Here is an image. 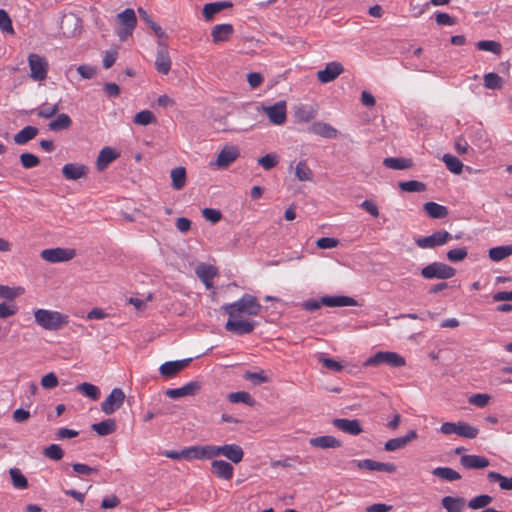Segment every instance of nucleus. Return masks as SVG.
<instances>
[{
	"mask_svg": "<svg viewBox=\"0 0 512 512\" xmlns=\"http://www.w3.org/2000/svg\"><path fill=\"white\" fill-rule=\"evenodd\" d=\"M417 436V432L415 430H411L403 437L389 439L385 443L384 449L389 452L400 450L404 448L409 442L416 439Z\"/></svg>",
	"mask_w": 512,
	"mask_h": 512,
	"instance_id": "b1692460",
	"label": "nucleus"
},
{
	"mask_svg": "<svg viewBox=\"0 0 512 512\" xmlns=\"http://www.w3.org/2000/svg\"><path fill=\"white\" fill-rule=\"evenodd\" d=\"M257 325L256 321L247 320L240 317H231L229 316L225 329L229 332H232L236 335H246L253 332Z\"/></svg>",
	"mask_w": 512,
	"mask_h": 512,
	"instance_id": "9b49d317",
	"label": "nucleus"
},
{
	"mask_svg": "<svg viewBox=\"0 0 512 512\" xmlns=\"http://www.w3.org/2000/svg\"><path fill=\"white\" fill-rule=\"evenodd\" d=\"M72 124V120L69 115L65 113L58 114L57 117L48 124V128L51 131H62L68 129Z\"/></svg>",
	"mask_w": 512,
	"mask_h": 512,
	"instance_id": "c9c22d12",
	"label": "nucleus"
},
{
	"mask_svg": "<svg viewBox=\"0 0 512 512\" xmlns=\"http://www.w3.org/2000/svg\"><path fill=\"white\" fill-rule=\"evenodd\" d=\"M43 455L51 460H61L64 456L63 449L57 444H51L43 451Z\"/></svg>",
	"mask_w": 512,
	"mask_h": 512,
	"instance_id": "6e6d98bb",
	"label": "nucleus"
},
{
	"mask_svg": "<svg viewBox=\"0 0 512 512\" xmlns=\"http://www.w3.org/2000/svg\"><path fill=\"white\" fill-rule=\"evenodd\" d=\"M211 472L216 477L223 480H231L234 473L233 466L223 460H213L211 462Z\"/></svg>",
	"mask_w": 512,
	"mask_h": 512,
	"instance_id": "412c9836",
	"label": "nucleus"
},
{
	"mask_svg": "<svg viewBox=\"0 0 512 512\" xmlns=\"http://www.w3.org/2000/svg\"><path fill=\"white\" fill-rule=\"evenodd\" d=\"M172 186L176 190H180L186 183V170L184 167H176L171 171Z\"/></svg>",
	"mask_w": 512,
	"mask_h": 512,
	"instance_id": "a19ab883",
	"label": "nucleus"
},
{
	"mask_svg": "<svg viewBox=\"0 0 512 512\" xmlns=\"http://www.w3.org/2000/svg\"><path fill=\"white\" fill-rule=\"evenodd\" d=\"M200 389V385L196 381L189 382L179 388H171L166 390L165 394L171 399H178L185 396L194 395Z\"/></svg>",
	"mask_w": 512,
	"mask_h": 512,
	"instance_id": "4be33fe9",
	"label": "nucleus"
},
{
	"mask_svg": "<svg viewBox=\"0 0 512 512\" xmlns=\"http://www.w3.org/2000/svg\"><path fill=\"white\" fill-rule=\"evenodd\" d=\"M332 423L338 430L353 436L359 435L363 431L357 419L337 418Z\"/></svg>",
	"mask_w": 512,
	"mask_h": 512,
	"instance_id": "a211bd4d",
	"label": "nucleus"
},
{
	"mask_svg": "<svg viewBox=\"0 0 512 512\" xmlns=\"http://www.w3.org/2000/svg\"><path fill=\"white\" fill-rule=\"evenodd\" d=\"M116 428L117 425L114 419H106L92 425L93 431L100 436L110 435L115 432Z\"/></svg>",
	"mask_w": 512,
	"mask_h": 512,
	"instance_id": "f704fd0d",
	"label": "nucleus"
},
{
	"mask_svg": "<svg viewBox=\"0 0 512 512\" xmlns=\"http://www.w3.org/2000/svg\"><path fill=\"white\" fill-rule=\"evenodd\" d=\"M77 390L92 400H98L100 397L99 388L88 382L78 385Z\"/></svg>",
	"mask_w": 512,
	"mask_h": 512,
	"instance_id": "49530a36",
	"label": "nucleus"
},
{
	"mask_svg": "<svg viewBox=\"0 0 512 512\" xmlns=\"http://www.w3.org/2000/svg\"><path fill=\"white\" fill-rule=\"evenodd\" d=\"M116 22L118 24L117 36L120 41H126L132 36L137 25L136 13L132 8H126L117 14Z\"/></svg>",
	"mask_w": 512,
	"mask_h": 512,
	"instance_id": "7ed1b4c3",
	"label": "nucleus"
},
{
	"mask_svg": "<svg viewBox=\"0 0 512 512\" xmlns=\"http://www.w3.org/2000/svg\"><path fill=\"white\" fill-rule=\"evenodd\" d=\"M34 318L37 325L49 331H57L69 322L68 315L42 308L34 310Z\"/></svg>",
	"mask_w": 512,
	"mask_h": 512,
	"instance_id": "f03ea898",
	"label": "nucleus"
},
{
	"mask_svg": "<svg viewBox=\"0 0 512 512\" xmlns=\"http://www.w3.org/2000/svg\"><path fill=\"white\" fill-rule=\"evenodd\" d=\"M231 1H218L205 4L203 7V16L206 21H211L215 14L221 12L224 9L232 7Z\"/></svg>",
	"mask_w": 512,
	"mask_h": 512,
	"instance_id": "c756f323",
	"label": "nucleus"
},
{
	"mask_svg": "<svg viewBox=\"0 0 512 512\" xmlns=\"http://www.w3.org/2000/svg\"><path fill=\"white\" fill-rule=\"evenodd\" d=\"M487 477L490 481L498 482L501 489L512 490V477L507 478L500 473L492 471L488 473Z\"/></svg>",
	"mask_w": 512,
	"mask_h": 512,
	"instance_id": "603ef678",
	"label": "nucleus"
},
{
	"mask_svg": "<svg viewBox=\"0 0 512 512\" xmlns=\"http://www.w3.org/2000/svg\"><path fill=\"white\" fill-rule=\"evenodd\" d=\"M295 176L299 181H310L313 176L312 170L309 168L306 160H301L295 167Z\"/></svg>",
	"mask_w": 512,
	"mask_h": 512,
	"instance_id": "79ce46f5",
	"label": "nucleus"
},
{
	"mask_svg": "<svg viewBox=\"0 0 512 512\" xmlns=\"http://www.w3.org/2000/svg\"><path fill=\"white\" fill-rule=\"evenodd\" d=\"M118 156H119V154L113 148L104 147L103 149L100 150L98 157H97V161H96L97 169L99 171H103Z\"/></svg>",
	"mask_w": 512,
	"mask_h": 512,
	"instance_id": "c85d7f7f",
	"label": "nucleus"
},
{
	"mask_svg": "<svg viewBox=\"0 0 512 512\" xmlns=\"http://www.w3.org/2000/svg\"><path fill=\"white\" fill-rule=\"evenodd\" d=\"M383 164L385 167L393 170H403L410 168L412 162L410 159L406 158H397V157H388L383 160Z\"/></svg>",
	"mask_w": 512,
	"mask_h": 512,
	"instance_id": "58836bf2",
	"label": "nucleus"
},
{
	"mask_svg": "<svg viewBox=\"0 0 512 512\" xmlns=\"http://www.w3.org/2000/svg\"><path fill=\"white\" fill-rule=\"evenodd\" d=\"M432 474L446 481H456L461 475L450 467H437L433 469Z\"/></svg>",
	"mask_w": 512,
	"mask_h": 512,
	"instance_id": "ea45409f",
	"label": "nucleus"
},
{
	"mask_svg": "<svg viewBox=\"0 0 512 512\" xmlns=\"http://www.w3.org/2000/svg\"><path fill=\"white\" fill-rule=\"evenodd\" d=\"M309 444L313 447L321 448V449L341 447V442L334 436H330V435L310 438Z\"/></svg>",
	"mask_w": 512,
	"mask_h": 512,
	"instance_id": "2f4dec72",
	"label": "nucleus"
},
{
	"mask_svg": "<svg viewBox=\"0 0 512 512\" xmlns=\"http://www.w3.org/2000/svg\"><path fill=\"white\" fill-rule=\"evenodd\" d=\"M440 431L445 435L456 434L467 439H474L478 435V429L465 422H445L441 425Z\"/></svg>",
	"mask_w": 512,
	"mask_h": 512,
	"instance_id": "1a4fd4ad",
	"label": "nucleus"
},
{
	"mask_svg": "<svg viewBox=\"0 0 512 512\" xmlns=\"http://www.w3.org/2000/svg\"><path fill=\"white\" fill-rule=\"evenodd\" d=\"M23 292V289L20 287L12 288L6 285H0V298L13 301L15 298L20 296Z\"/></svg>",
	"mask_w": 512,
	"mask_h": 512,
	"instance_id": "5fc2aeb1",
	"label": "nucleus"
},
{
	"mask_svg": "<svg viewBox=\"0 0 512 512\" xmlns=\"http://www.w3.org/2000/svg\"><path fill=\"white\" fill-rule=\"evenodd\" d=\"M40 256L47 262L58 263L73 259L75 256V251L73 249L57 247L42 250Z\"/></svg>",
	"mask_w": 512,
	"mask_h": 512,
	"instance_id": "ddd939ff",
	"label": "nucleus"
},
{
	"mask_svg": "<svg viewBox=\"0 0 512 512\" xmlns=\"http://www.w3.org/2000/svg\"><path fill=\"white\" fill-rule=\"evenodd\" d=\"M343 72V65L340 62L332 61L327 63L324 69L317 72V79L320 83L326 84L334 81Z\"/></svg>",
	"mask_w": 512,
	"mask_h": 512,
	"instance_id": "dca6fc26",
	"label": "nucleus"
},
{
	"mask_svg": "<svg viewBox=\"0 0 512 512\" xmlns=\"http://www.w3.org/2000/svg\"><path fill=\"white\" fill-rule=\"evenodd\" d=\"M59 29L65 37H72L80 32L81 20L75 14H63L60 20Z\"/></svg>",
	"mask_w": 512,
	"mask_h": 512,
	"instance_id": "2eb2a0df",
	"label": "nucleus"
},
{
	"mask_svg": "<svg viewBox=\"0 0 512 512\" xmlns=\"http://www.w3.org/2000/svg\"><path fill=\"white\" fill-rule=\"evenodd\" d=\"M456 273V270L442 262H433L422 268L421 275L425 279H449Z\"/></svg>",
	"mask_w": 512,
	"mask_h": 512,
	"instance_id": "0eeeda50",
	"label": "nucleus"
},
{
	"mask_svg": "<svg viewBox=\"0 0 512 512\" xmlns=\"http://www.w3.org/2000/svg\"><path fill=\"white\" fill-rule=\"evenodd\" d=\"M211 453L212 459L217 456H224L235 464L241 462L244 457V451L238 444L211 445Z\"/></svg>",
	"mask_w": 512,
	"mask_h": 512,
	"instance_id": "9d476101",
	"label": "nucleus"
},
{
	"mask_svg": "<svg viewBox=\"0 0 512 512\" xmlns=\"http://www.w3.org/2000/svg\"><path fill=\"white\" fill-rule=\"evenodd\" d=\"M234 33V28L231 24H218L212 28L211 36L214 43L226 42Z\"/></svg>",
	"mask_w": 512,
	"mask_h": 512,
	"instance_id": "a878e982",
	"label": "nucleus"
},
{
	"mask_svg": "<svg viewBox=\"0 0 512 512\" xmlns=\"http://www.w3.org/2000/svg\"><path fill=\"white\" fill-rule=\"evenodd\" d=\"M38 132L39 130L37 127L28 125L21 129L18 133H16L13 137V140L17 145H25L26 143L34 139L37 136Z\"/></svg>",
	"mask_w": 512,
	"mask_h": 512,
	"instance_id": "473e14b6",
	"label": "nucleus"
},
{
	"mask_svg": "<svg viewBox=\"0 0 512 512\" xmlns=\"http://www.w3.org/2000/svg\"><path fill=\"white\" fill-rule=\"evenodd\" d=\"M321 303L327 307L356 306L357 301L349 296H323Z\"/></svg>",
	"mask_w": 512,
	"mask_h": 512,
	"instance_id": "cd10ccee",
	"label": "nucleus"
},
{
	"mask_svg": "<svg viewBox=\"0 0 512 512\" xmlns=\"http://www.w3.org/2000/svg\"><path fill=\"white\" fill-rule=\"evenodd\" d=\"M452 239L453 236L448 231L438 230L429 236L415 238V243L421 249H433L443 246Z\"/></svg>",
	"mask_w": 512,
	"mask_h": 512,
	"instance_id": "6e6552de",
	"label": "nucleus"
},
{
	"mask_svg": "<svg viewBox=\"0 0 512 512\" xmlns=\"http://www.w3.org/2000/svg\"><path fill=\"white\" fill-rule=\"evenodd\" d=\"M239 155H240V152L236 146L226 145L219 152L214 165L218 169L227 168L230 164H232L239 157Z\"/></svg>",
	"mask_w": 512,
	"mask_h": 512,
	"instance_id": "f3484780",
	"label": "nucleus"
},
{
	"mask_svg": "<svg viewBox=\"0 0 512 512\" xmlns=\"http://www.w3.org/2000/svg\"><path fill=\"white\" fill-rule=\"evenodd\" d=\"M59 111V104H53L51 106H42L35 111L36 115L40 118L49 119L57 114Z\"/></svg>",
	"mask_w": 512,
	"mask_h": 512,
	"instance_id": "052dcab7",
	"label": "nucleus"
},
{
	"mask_svg": "<svg viewBox=\"0 0 512 512\" xmlns=\"http://www.w3.org/2000/svg\"><path fill=\"white\" fill-rule=\"evenodd\" d=\"M9 473L11 476L12 484L16 489H26L28 487V481L26 477L18 468H11Z\"/></svg>",
	"mask_w": 512,
	"mask_h": 512,
	"instance_id": "09e8293b",
	"label": "nucleus"
},
{
	"mask_svg": "<svg viewBox=\"0 0 512 512\" xmlns=\"http://www.w3.org/2000/svg\"><path fill=\"white\" fill-rule=\"evenodd\" d=\"M18 311V308L15 303H0V319H6L15 315Z\"/></svg>",
	"mask_w": 512,
	"mask_h": 512,
	"instance_id": "0e129e2a",
	"label": "nucleus"
},
{
	"mask_svg": "<svg viewBox=\"0 0 512 512\" xmlns=\"http://www.w3.org/2000/svg\"><path fill=\"white\" fill-rule=\"evenodd\" d=\"M195 273L201 281H206V280H213V278L217 275L218 271L212 265H209L206 263H200L196 267Z\"/></svg>",
	"mask_w": 512,
	"mask_h": 512,
	"instance_id": "4c0bfd02",
	"label": "nucleus"
},
{
	"mask_svg": "<svg viewBox=\"0 0 512 512\" xmlns=\"http://www.w3.org/2000/svg\"><path fill=\"white\" fill-rule=\"evenodd\" d=\"M0 29L3 32L14 33L11 18L4 9L0 10Z\"/></svg>",
	"mask_w": 512,
	"mask_h": 512,
	"instance_id": "69168bd1",
	"label": "nucleus"
},
{
	"mask_svg": "<svg viewBox=\"0 0 512 512\" xmlns=\"http://www.w3.org/2000/svg\"><path fill=\"white\" fill-rule=\"evenodd\" d=\"M117 58H118L117 49H111V50L105 51L104 56H103V67L105 69L111 68L114 65V63L116 62Z\"/></svg>",
	"mask_w": 512,
	"mask_h": 512,
	"instance_id": "774afa93",
	"label": "nucleus"
},
{
	"mask_svg": "<svg viewBox=\"0 0 512 512\" xmlns=\"http://www.w3.org/2000/svg\"><path fill=\"white\" fill-rule=\"evenodd\" d=\"M441 506L447 512H463L466 500L460 496H445L441 499Z\"/></svg>",
	"mask_w": 512,
	"mask_h": 512,
	"instance_id": "bb28decb",
	"label": "nucleus"
},
{
	"mask_svg": "<svg viewBox=\"0 0 512 512\" xmlns=\"http://www.w3.org/2000/svg\"><path fill=\"white\" fill-rule=\"evenodd\" d=\"M155 69L158 73L167 75L171 70L172 61L169 55L168 47L165 43L159 42L157 45Z\"/></svg>",
	"mask_w": 512,
	"mask_h": 512,
	"instance_id": "4468645a",
	"label": "nucleus"
},
{
	"mask_svg": "<svg viewBox=\"0 0 512 512\" xmlns=\"http://www.w3.org/2000/svg\"><path fill=\"white\" fill-rule=\"evenodd\" d=\"M257 111L264 113L273 125H283L287 119V104L285 101H278L272 105L262 103L257 107Z\"/></svg>",
	"mask_w": 512,
	"mask_h": 512,
	"instance_id": "20e7f679",
	"label": "nucleus"
},
{
	"mask_svg": "<svg viewBox=\"0 0 512 512\" xmlns=\"http://www.w3.org/2000/svg\"><path fill=\"white\" fill-rule=\"evenodd\" d=\"M460 462L467 469H483L489 465V460L479 455H464Z\"/></svg>",
	"mask_w": 512,
	"mask_h": 512,
	"instance_id": "7c9ffc66",
	"label": "nucleus"
},
{
	"mask_svg": "<svg viewBox=\"0 0 512 512\" xmlns=\"http://www.w3.org/2000/svg\"><path fill=\"white\" fill-rule=\"evenodd\" d=\"M354 464L359 469H367L370 471H378L379 462L372 459L353 460Z\"/></svg>",
	"mask_w": 512,
	"mask_h": 512,
	"instance_id": "338daca9",
	"label": "nucleus"
},
{
	"mask_svg": "<svg viewBox=\"0 0 512 512\" xmlns=\"http://www.w3.org/2000/svg\"><path fill=\"white\" fill-rule=\"evenodd\" d=\"M27 60L30 69V78L34 81H44L47 78L49 69L47 59L39 54L30 53Z\"/></svg>",
	"mask_w": 512,
	"mask_h": 512,
	"instance_id": "423d86ee",
	"label": "nucleus"
},
{
	"mask_svg": "<svg viewBox=\"0 0 512 512\" xmlns=\"http://www.w3.org/2000/svg\"><path fill=\"white\" fill-rule=\"evenodd\" d=\"M493 501V498L490 495L482 494L478 495L471 500L468 501L467 506L472 510H478L481 508H485Z\"/></svg>",
	"mask_w": 512,
	"mask_h": 512,
	"instance_id": "c03bdc74",
	"label": "nucleus"
},
{
	"mask_svg": "<svg viewBox=\"0 0 512 512\" xmlns=\"http://www.w3.org/2000/svg\"><path fill=\"white\" fill-rule=\"evenodd\" d=\"M316 116V111L311 106L301 105L295 111V117L301 122H309Z\"/></svg>",
	"mask_w": 512,
	"mask_h": 512,
	"instance_id": "a18cd8bd",
	"label": "nucleus"
},
{
	"mask_svg": "<svg viewBox=\"0 0 512 512\" xmlns=\"http://www.w3.org/2000/svg\"><path fill=\"white\" fill-rule=\"evenodd\" d=\"M20 162L26 169L34 168L39 164V158L32 153H22L20 155Z\"/></svg>",
	"mask_w": 512,
	"mask_h": 512,
	"instance_id": "e2e57ef3",
	"label": "nucleus"
},
{
	"mask_svg": "<svg viewBox=\"0 0 512 512\" xmlns=\"http://www.w3.org/2000/svg\"><path fill=\"white\" fill-rule=\"evenodd\" d=\"M423 209L433 219H442L448 215L447 207L436 202H426Z\"/></svg>",
	"mask_w": 512,
	"mask_h": 512,
	"instance_id": "72a5a7b5",
	"label": "nucleus"
},
{
	"mask_svg": "<svg viewBox=\"0 0 512 512\" xmlns=\"http://www.w3.org/2000/svg\"><path fill=\"white\" fill-rule=\"evenodd\" d=\"M258 164L265 170H270L278 164V157L276 154H266L265 156L258 159Z\"/></svg>",
	"mask_w": 512,
	"mask_h": 512,
	"instance_id": "680f3d73",
	"label": "nucleus"
},
{
	"mask_svg": "<svg viewBox=\"0 0 512 512\" xmlns=\"http://www.w3.org/2000/svg\"><path fill=\"white\" fill-rule=\"evenodd\" d=\"M512 255V244L493 247L489 250V258L494 262H500Z\"/></svg>",
	"mask_w": 512,
	"mask_h": 512,
	"instance_id": "e433bc0d",
	"label": "nucleus"
},
{
	"mask_svg": "<svg viewBox=\"0 0 512 512\" xmlns=\"http://www.w3.org/2000/svg\"><path fill=\"white\" fill-rule=\"evenodd\" d=\"M468 251L466 247L454 248L447 252V259L452 263H457L467 257Z\"/></svg>",
	"mask_w": 512,
	"mask_h": 512,
	"instance_id": "4d7b16f0",
	"label": "nucleus"
},
{
	"mask_svg": "<svg viewBox=\"0 0 512 512\" xmlns=\"http://www.w3.org/2000/svg\"><path fill=\"white\" fill-rule=\"evenodd\" d=\"M88 168L83 164L68 163L62 168V174L67 180H78L87 175Z\"/></svg>",
	"mask_w": 512,
	"mask_h": 512,
	"instance_id": "393cba45",
	"label": "nucleus"
},
{
	"mask_svg": "<svg viewBox=\"0 0 512 512\" xmlns=\"http://www.w3.org/2000/svg\"><path fill=\"white\" fill-rule=\"evenodd\" d=\"M222 310L231 317L257 316L262 310L261 304L251 294H244L239 300L226 303Z\"/></svg>",
	"mask_w": 512,
	"mask_h": 512,
	"instance_id": "f257e3e1",
	"label": "nucleus"
},
{
	"mask_svg": "<svg viewBox=\"0 0 512 512\" xmlns=\"http://www.w3.org/2000/svg\"><path fill=\"white\" fill-rule=\"evenodd\" d=\"M399 187L405 192H422L425 190V184L416 180L400 182Z\"/></svg>",
	"mask_w": 512,
	"mask_h": 512,
	"instance_id": "bf43d9fd",
	"label": "nucleus"
},
{
	"mask_svg": "<svg viewBox=\"0 0 512 512\" xmlns=\"http://www.w3.org/2000/svg\"><path fill=\"white\" fill-rule=\"evenodd\" d=\"M442 161L450 172L454 174H460L462 172L463 164L457 157L451 154H444Z\"/></svg>",
	"mask_w": 512,
	"mask_h": 512,
	"instance_id": "37998d69",
	"label": "nucleus"
},
{
	"mask_svg": "<svg viewBox=\"0 0 512 512\" xmlns=\"http://www.w3.org/2000/svg\"><path fill=\"white\" fill-rule=\"evenodd\" d=\"M124 400L125 394L122 389L114 388L106 397V399L101 403V410L106 415H111L123 405Z\"/></svg>",
	"mask_w": 512,
	"mask_h": 512,
	"instance_id": "f8f14e48",
	"label": "nucleus"
},
{
	"mask_svg": "<svg viewBox=\"0 0 512 512\" xmlns=\"http://www.w3.org/2000/svg\"><path fill=\"white\" fill-rule=\"evenodd\" d=\"M491 396L486 393L473 394L468 398V402L478 408H483L488 405Z\"/></svg>",
	"mask_w": 512,
	"mask_h": 512,
	"instance_id": "13d9d810",
	"label": "nucleus"
},
{
	"mask_svg": "<svg viewBox=\"0 0 512 512\" xmlns=\"http://www.w3.org/2000/svg\"><path fill=\"white\" fill-rule=\"evenodd\" d=\"M503 85L502 78L494 72H490L484 75V86L487 89H500Z\"/></svg>",
	"mask_w": 512,
	"mask_h": 512,
	"instance_id": "864d4df0",
	"label": "nucleus"
},
{
	"mask_svg": "<svg viewBox=\"0 0 512 512\" xmlns=\"http://www.w3.org/2000/svg\"><path fill=\"white\" fill-rule=\"evenodd\" d=\"M191 361L190 358L176 361H167L159 367L160 374L165 378H172L183 370Z\"/></svg>",
	"mask_w": 512,
	"mask_h": 512,
	"instance_id": "6ab92c4d",
	"label": "nucleus"
},
{
	"mask_svg": "<svg viewBox=\"0 0 512 512\" xmlns=\"http://www.w3.org/2000/svg\"><path fill=\"white\" fill-rule=\"evenodd\" d=\"M477 49L499 55L502 50L500 43L494 40H481L476 43Z\"/></svg>",
	"mask_w": 512,
	"mask_h": 512,
	"instance_id": "8fccbe9b",
	"label": "nucleus"
},
{
	"mask_svg": "<svg viewBox=\"0 0 512 512\" xmlns=\"http://www.w3.org/2000/svg\"><path fill=\"white\" fill-rule=\"evenodd\" d=\"M228 399L231 403H244L250 406L254 404V399L245 391L232 392L228 395Z\"/></svg>",
	"mask_w": 512,
	"mask_h": 512,
	"instance_id": "3c124183",
	"label": "nucleus"
},
{
	"mask_svg": "<svg viewBox=\"0 0 512 512\" xmlns=\"http://www.w3.org/2000/svg\"><path fill=\"white\" fill-rule=\"evenodd\" d=\"M309 131L315 135L327 139H335L338 137L339 133L338 130L332 125L321 121L312 123V125L309 127Z\"/></svg>",
	"mask_w": 512,
	"mask_h": 512,
	"instance_id": "5701e85b",
	"label": "nucleus"
},
{
	"mask_svg": "<svg viewBox=\"0 0 512 512\" xmlns=\"http://www.w3.org/2000/svg\"><path fill=\"white\" fill-rule=\"evenodd\" d=\"M184 459L203 460L212 459L211 445H197L184 448Z\"/></svg>",
	"mask_w": 512,
	"mask_h": 512,
	"instance_id": "aec40b11",
	"label": "nucleus"
},
{
	"mask_svg": "<svg viewBox=\"0 0 512 512\" xmlns=\"http://www.w3.org/2000/svg\"><path fill=\"white\" fill-rule=\"evenodd\" d=\"M157 119L150 110H142L138 112L133 119V122L137 125L146 126L152 123H156Z\"/></svg>",
	"mask_w": 512,
	"mask_h": 512,
	"instance_id": "de8ad7c7",
	"label": "nucleus"
},
{
	"mask_svg": "<svg viewBox=\"0 0 512 512\" xmlns=\"http://www.w3.org/2000/svg\"><path fill=\"white\" fill-rule=\"evenodd\" d=\"M387 364L391 367H402L405 365V359L396 352L390 351H379L375 355L369 357L363 366H379Z\"/></svg>",
	"mask_w": 512,
	"mask_h": 512,
	"instance_id": "39448f33",
	"label": "nucleus"
}]
</instances>
